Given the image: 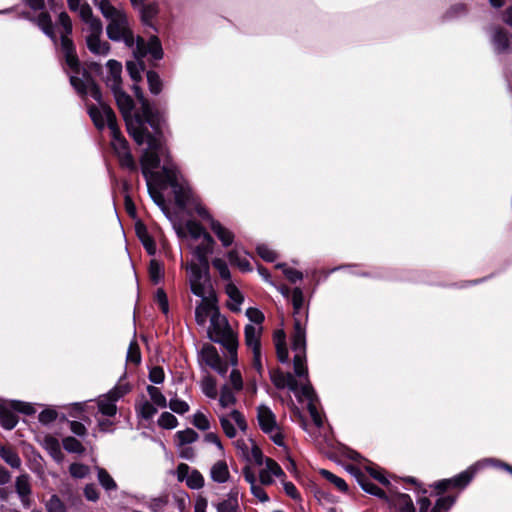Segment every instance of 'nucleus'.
Listing matches in <instances>:
<instances>
[{"label": "nucleus", "mask_w": 512, "mask_h": 512, "mask_svg": "<svg viewBox=\"0 0 512 512\" xmlns=\"http://www.w3.org/2000/svg\"><path fill=\"white\" fill-rule=\"evenodd\" d=\"M126 69L130 78L135 83H138L142 80L141 71L145 70V63L143 61H138V63L134 61H127Z\"/></svg>", "instance_id": "42"}, {"label": "nucleus", "mask_w": 512, "mask_h": 512, "mask_svg": "<svg viewBox=\"0 0 512 512\" xmlns=\"http://www.w3.org/2000/svg\"><path fill=\"white\" fill-rule=\"evenodd\" d=\"M210 228L215 233L217 238L222 242L224 247H229L233 243V232L224 227L218 220L211 218Z\"/></svg>", "instance_id": "16"}, {"label": "nucleus", "mask_w": 512, "mask_h": 512, "mask_svg": "<svg viewBox=\"0 0 512 512\" xmlns=\"http://www.w3.org/2000/svg\"><path fill=\"white\" fill-rule=\"evenodd\" d=\"M101 35H88L86 38L87 48L93 54L107 55L110 52V44L108 42H101Z\"/></svg>", "instance_id": "18"}, {"label": "nucleus", "mask_w": 512, "mask_h": 512, "mask_svg": "<svg viewBox=\"0 0 512 512\" xmlns=\"http://www.w3.org/2000/svg\"><path fill=\"white\" fill-rule=\"evenodd\" d=\"M201 303L195 309V320L199 325H204L209 314L220 311L217 305L218 299L215 291L212 289L209 297L203 295Z\"/></svg>", "instance_id": "6"}, {"label": "nucleus", "mask_w": 512, "mask_h": 512, "mask_svg": "<svg viewBox=\"0 0 512 512\" xmlns=\"http://www.w3.org/2000/svg\"><path fill=\"white\" fill-rule=\"evenodd\" d=\"M134 118L136 122L134 127H146L148 124L156 135L163 136L164 114L158 109H153L151 104L144 105L141 108V113H136Z\"/></svg>", "instance_id": "4"}, {"label": "nucleus", "mask_w": 512, "mask_h": 512, "mask_svg": "<svg viewBox=\"0 0 512 512\" xmlns=\"http://www.w3.org/2000/svg\"><path fill=\"white\" fill-rule=\"evenodd\" d=\"M102 110H100L97 106H95L94 104L90 105L88 107V114L94 124V126L98 129V130H103L104 127H105V120L103 118V115H102Z\"/></svg>", "instance_id": "49"}, {"label": "nucleus", "mask_w": 512, "mask_h": 512, "mask_svg": "<svg viewBox=\"0 0 512 512\" xmlns=\"http://www.w3.org/2000/svg\"><path fill=\"white\" fill-rule=\"evenodd\" d=\"M174 194V201L178 208L185 209L192 197V191L188 186L177 183L176 186L171 187Z\"/></svg>", "instance_id": "15"}, {"label": "nucleus", "mask_w": 512, "mask_h": 512, "mask_svg": "<svg viewBox=\"0 0 512 512\" xmlns=\"http://www.w3.org/2000/svg\"><path fill=\"white\" fill-rule=\"evenodd\" d=\"M10 407L17 412L22 413L24 415H28V416L33 415L36 412V409L34 408V406L31 403H27V402H23V401H19V400L11 401Z\"/></svg>", "instance_id": "56"}, {"label": "nucleus", "mask_w": 512, "mask_h": 512, "mask_svg": "<svg viewBox=\"0 0 512 512\" xmlns=\"http://www.w3.org/2000/svg\"><path fill=\"white\" fill-rule=\"evenodd\" d=\"M244 338L246 346L252 351L261 349L260 331H257L252 324H247L244 327Z\"/></svg>", "instance_id": "20"}, {"label": "nucleus", "mask_w": 512, "mask_h": 512, "mask_svg": "<svg viewBox=\"0 0 512 512\" xmlns=\"http://www.w3.org/2000/svg\"><path fill=\"white\" fill-rule=\"evenodd\" d=\"M168 405H169V408L173 412H175L177 414H180V415L185 414L190 409V407H189L187 402H185V401H183L181 399H178V398L171 399L169 401Z\"/></svg>", "instance_id": "64"}, {"label": "nucleus", "mask_w": 512, "mask_h": 512, "mask_svg": "<svg viewBox=\"0 0 512 512\" xmlns=\"http://www.w3.org/2000/svg\"><path fill=\"white\" fill-rule=\"evenodd\" d=\"M63 448L69 453L83 454L85 447L73 436H67L62 440Z\"/></svg>", "instance_id": "43"}, {"label": "nucleus", "mask_w": 512, "mask_h": 512, "mask_svg": "<svg viewBox=\"0 0 512 512\" xmlns=\"http://www.w3.org/2000/svg\"><path fill=\"white\" fill-rule=\"evenodd\" d=\"M158 425L163 429H173L178 425V419L170 412H163L159 419Z\"/></svg>", "instance_id": "55"}, {"label": "nucleus", "mask_w": 512, "mask_h": 512, "mask_svg": "<svg viewBox=\"0 0 512 512\" xmlns=\"http://www.w3.org/2000/svg\"><path fill=\"white\" fill-rule=\"evenodd\" d=\"M216 379L211 376L207 375L202 380V391L203 393L211 399H215L218 395L217 388H216Z\"/></svg>", "instance_id": "46"}, {"label": "nucleus", "mask_w": 512, "mask_h": 512, "mask_svg": "<svg viewBox=\"0 0 512 512\" xmlns=\"http://www.w3.org/2000/svg\"><path fill=\"white\" fill-rule=\"evenodd\" d=\"M37 25L40 29L53 41H56V34L52 23L51 16L48 12H41L37 17Z\"/></svg>", "instance_id": "28"}, {"label": "nucleus", "mask_w": 512, "mask_h": 512, "mask_svg": "<svg viewBox=\"0 0 512 512\" xmlns=\"http://www.w3.org/2000/svg\"><path fill=\"white\" fill-rule=\"evenodd\" d=\"M149 277L152 283L158 284L163 277V265L156 259L150 260Z\"/></svg>", "instance_id": "47"}, {"label": "nucleus", "mask_w": 512, "mask_h": 512, "mask_svg": "<svg viewBox=\"0 0 512 512\" xmlns=\"http://www.w3.org/2000/svg\"><path fill=\"white\" fill-rule=\"evenodd\" d=\"M141 171L145 179L148 181L155 174L152 170L160 167V154L151 151H144L141 158Z\"/></svg>", "instance_id": "9"}, {"label": "nucleus", "mask_w": 512, "mask_h": 512, "mask_svg": "<svg viewBox=\"0 0 512 512\" xmlns=\"http://www.w3.org/2000/svg\"><path fill=\"white\" fill-rule=\"evenodd\" d=\"M127 132L138 145H142L145 142L147 143L148 147L145 151H151L160 154L162 150L161 138L163 136H158L155 133H151L147 127H134L133 123H128Z\"/></svg>", "instance_id": "5"}, {"label": "nucleus", "mask_w": 512, "mask_h": 512, "mask_svg": "<svg viewBox=\"0 0 512 512\" xmlns=\"http://www.w3.org/2000/svg\"><path fill=\"white\" fill-rule=\"evenodd\" d=\"M128 29V19L126 14L117 18L112 19L110 23L106 27V33L110 40L112 41H120Z\"/></svg>", "instance_id": "13"}, {"label": "nucleus", "mask_w": 512, "mask_h": 512, "mask_svg": "<svg viewBox=\"0 0 512 512\" xmlns=\"http://www.w3.org/2000/svg\"><path fill=\"white\" fill-rule=\"evenodd\" d=\"M230 477L227 463L223 460L217 461L211 468V478L217 483H224Z\"/></svg>", "instance_id": "25"}, {"label": "nucleus", "mask_w": 512, "mask_h": 512, "mask_svg": "<svg viewBox=\"0 0 512 512\" xmlns=\"http://www.w3.org/2000/svg\"><path fill=\"white\" fill-rule=\"evenodd\" d=\"M179 446L191 444L198 440V433L192 428H186L185 430L178 431L175 434Z\"/></svg>", "instance_id": "41"}, {"label": "nucleus", "mask_w": 512, "mask_h": 512, "mask_svg": "<svg viewBox=\"0 0 512 512\" xmlns=\"http://www.w3.org/2000/svg\"><path fill=\"white\" fill-rule=\"evenodd\" d=\"M146 390L151 398L152 404H154L160 408L167 407L166 397L162 394V392L160 391L159 388H157L153 385H148Z\"/></svg>", "instance_id": "45"}, {"label": "nucleus", "mask_w": 512, "mask_h": 512, "mask_svg": "<svg viewBox=\"0 0 512 512\" xmlns=\"http://www.w3.org/2000/svg\"><path fill=\"white\" fill-rule=\"evenodd\" d=\"M265 464H266V468H267V471H269V473L272 475V476H275L277 478H283V477H286L283 469L280 467V465L272 458H265Z\"/></svg>", "instance_id": "63"}, {"label": "nucleus", "mask_w": 512, "mask_h": 512, "mask_svg": "<svg viewBox=\"0 0 512 512\" xmlns=\"http://www.w3.org/2000/svg\"><path fill=\"white\" fill-rule=\"evenodd\" d=\"M201 360L210 368L219 364L222 359L217 349L212 344H204L200 351Z\"/></svg>", "instance_id": "19"}, {"label": "nucleus", "mask_w": 512, "mask_h": 512, "mask_svg": "<svg viewBox=\"0 0 512 512\" xmlns=\"http://www.w3.org/2000/svg\"><path fill=\"white\" fill-rule=\"evenodd\" d=\"M141 359L140 347L136 341H132L128 347L126 360L128 363L139 365L141 363Z\"/></svg>", "instance_id": "53"}, {"label": "nucleus", "mask_w": 512, "mask_h": 512, "mask_svg": "<svg viewBox=\"0 0 512 512\" xmlns=\"http://www.w3.org/2000/svg\"><path fill=\"white\" fill-rule=\"evenodd\" d=\"M153 176L160 179L163 183L170 187L176 186L178 181L177 171L175 168L163 166L160 173H155Z\"/></svg>", "instance_id": "32"}, {"label": "nucleus", "mask_w": 512, "mask_h": 512, "mask_svg": "<svg viewBox=\"0 0 512 512\" xmlns=\"http://www.w3.org/2000/svg\"><path fill=\"white\" fill-rule=\"evenodd\" d=\"M115 154H116V156L119 160V164L122 168H126L131 172H137V170H138L137 164L134 160L133 155L130 152V149L126 150V151H119L118 153H115Z\"/></svg>", "instance_id": "37"}, {"label": "nucleus", "mask_w": 512, "mask_h": 512, "mask_svg": "<svg viewBox=\"0 0 512 512\" xmlns=\"http://www.w3.org/2000/svg\"><path fill=\"white\" fill-rule=\"evenodd\" d=\"M69 472L73 478L82 479L89 473V467L82 463H72L69 466Z\"/></svg>", "instance_id": "60"}, {"label": "nucleus", "mask_w": 512, "mask_h": 512, "mask_svg": "<svg viewBox=\"0 0 512 512\" xmlns=\"http://www.w3.org/2000/svg\"><path fill=\"white\" fill-rule=\"evenodd\" d=\"M155 301L157 302L161 312L165 315L169 312V302L166 292L163 288H158L155 294Z\"/></svg>", "instance_id": "62"}, {"label": "nucleus", "mask_w": 512, "mask_h": 512, "mask_svg": "<svg viewBox=\"0 0 512 512\" xmlns=\"http://www.w3.org/2000/svg\"><path fill=\"white\" fill-rule=\"evenodd\" d=\"M228 260L231 265L237 266L242 272L252 271V266L246 258L240 257L236 250H230L227 253Z\"/></svg>", "instance_id": "34"}, {"label": "nucleus", "mask_w": 512, "mask_h": 512, "mask_svg": "<svg viewBox=\"0 0 512 512\" xmlns=\"http://www.w3.org/2000/svg\"><path fill=\"white\" fill-rule=\"evenodd\" d=\"M16 492L20 496L22 502L25 504L26 498L31 494V485L29 482V475L22 474L17 477L15 483Z\"/></svg>", "instance_id": "29"}, {"label": "nucleus", "mask_w": 512, "mask_h": 512, "mask_svg": "<svg viewBox=\"0 0 512 512\" xmlns=\"http://www.w3.org/2000/svg\"><path fill=\"white\" fill-rule=\"evenodd\" d=\"M212 341L222 345L227 352L238 349V335L232 330V328L226 329V334L222 337L212 338Z\"/></svg>", "instance_id": "21"}, {"label": "nucleus", "mask_w": 512, "mask_h": 512, "mask_svg": "<svg viewBox=\"0 0 512 512\" xmlns=\"http://www.w3.org/2000/svg\"><path fill=\"white\" fill-rule=\"evenodd\" d=\"M291 348L295 352L293 358V368L295 375L299 378H305L308 381V367L306 363V336H304L303 346L300 347H296L294 345V338H291Z\"/></svg>", "instance_id": "7"}, {"label": "nucleus", "mask_w": 512, "mask_h": 512, "mask_svg": "<svg viewBox=\"0 0 512 512\" xmlns=\"http://www.w3.org/2000/svg\"><path fill=\"white\" fill-rule=\"evenodd\" d=\"M113 94L116 100L117 107L126 122V126L128 127V123H132L131 113L135 106L134 101L131 98V96L128 95L122 88L114 89Z\"/></svg>", "instance_id": "8"}, {"label": "nucleus", "mask_w": 512, "mask_h": 512, "mask_svg": "<svg viewBox=\"0 0 512 512\" xmlns=\"http://www.w3.org/2000/svg\"><path fill=\"white\" fill-rule=\"evenodd\" d=\"M146 77L149 91L154 95L160 94L163 89V82L159 74L154 70H149L146 73Z\"/></svg>", "instance_id": "38"}, {"label": "nucleus", "mask_w": 512, "mask_h": 512, "mask_svg": "<svg viewBox=\"0 0 512 512\" xmlns=\"http://www.w3.org/2000/svg\"><path fill=\"white\" fill-rule=\"evenodd\" d=\"M47 512H67L65 504L57 495H52L46 503Z\"/></svg>", "instance_id": "59"}, {"label": "nucleus", "mask_w": 512, "mask_h": 512, "mask_svg": "<svg viewBox=\"0 0 512 512\" xmlns=\"http://www.w3.org/2000/svg\"><path fill=\"white\" fill-rule=\"evenodd\" d=\"M291 304L293 306V332L291 338H294V345L300 347L304 344L308 320V308L304 307V294L300 287L293 289Z\"/></svg>", "instance_id": "3"}, {"label": "nucleus", "mask_w": 512, "mask_h": 512, "mask_svg": "<svg viewBox=\"0 0 512 512\" xmlns=\"http://www.w3.org/2000/svg\"><path fill=\"white\" fill-rule=\"evenodd\" d=\"M147 50L148 54L151 55V58L155 61H159L163 59L164 51L162 48L161 41L158 36L152 35L147 41Z\"/></svg>", "instance_id": "31"}, {"label": "nucleus", "mask_w": 512, "mask_h": 512, "mask_svg": "<svg viewBox=\"0 0 512 512\" xmlns=\"http://www.w3.org/2000/svg\"><path fill=\"white\" fill-rule=\"evenodd\" d=\"M107 68L109 70L110 76L112 78L113 83L111 84V90L112 92L114 89H121L122 85V64L114 59H110L107 62Z\"/></svg>", "instance_id": "23"}, {"label": "nucleus", "mask_w": 512, "mask_h": 512, "mask_svg": "<svg viewBox=\"0 0 512 512\" xmlns=\"http://www.w3.org/2000/svg\"><path fill=\"white\" fill-rule=\"evenodd\" d=\"M98 480L103 488L106 490H115L117 489V484L111 475L104 468L98 469Z\"/></svg>", "instance_id": "51"}, {"label": "nucleus", "mask_w": 512, "mask_h": 512, "mask_svg": "<svg viewBox=\"0 0 512 512\" xmlns=\"http://www.w3.org/2000/svg\"><path fill=\"white\" fill-rule=\"evenodd\" d=\"M97 405L99 412L104 416L113 417L117 413L116 402L108 399L106 394L99 397Z\"/></svg>", "instance_id": "33"}, {"label": "nucleus", "mask_w": 512, "mask_h": 512, "mask_svg": "<svg viewBox=\"0 0 512 512\" xmlns=\"http://www.w3.org/2000/svg\"><path fill=\"white\" fill-rule=\"evenodd\" d=\"M19 421V417L5 405L0 403V425L6 430L15 428Z\"/></svg>", "instance_id": "22"}, {"label": "nucleus", "mask_w": 512, "mask_h": 512, "mask_svg": "<svg viewBox=\"0 0 512 512\" xmlns=\"http://www.w3.org/2000/svg\"><path fill=\"white\" fill-rule=\"evenodd\" d=\"M213 252L208 247L198 244L192 251L195 260L185 265L186 270L189 271L190 290L195 296L203 297L205 286H211L209 255Z\"/></svg>", "instance_id": "2"}, {"label": "nucleus", "mask_w": 512, "mask_h": 512, "mask_svg": "<svg viewBox=\"0 0 512 512\" xmlns=\"http://www.w3.org/2000/svg\"><path fill=\"white\" fill-rule=\"evenodd\" d=\"M257 419L260 429L266 434H270L277 426L276 417L267 406L261 405L258 407Z\"/></svg>", "instance_id": "11"}, {"label": "nucleus", "mask_w": 512, "mask_h": 512, "mask_svg": "<svg viewBox=\"0 0 512 512\" xmlns=\"http://www.w3.org/2000/svg\"><path fill=\"white\" fill-rule=\"evenodd\" d=\"M219 402L222 407H227L229 405L235 404L236 402V397L227 384L223 385L221 388Z\"/></svg>", "instance_id": "57"}, {"label": "nucleus", "mask_w": 512, "mask_h": 512, "mask_svg": "<svg viewBox=\"0 0 512 512\" xmlns=\"http://www.w3.org/2000/svg\"><path fill=\"white\" fill-rule=\"evenodd\" d=\"M137 415L144 420H151L157 413V408L148 400L143 401L135 406Z\"/></svg>", "instance_id": "40"}, {"label": "nucleus", "mask_w": 512, "mask_h": 512, "mask_svg": "<svg viewBox=\"0 0 512 512\" xmlns=\"http://www.w3.org/2000/svg\"><path fill=\"white\" fill-rule=\"evenodd\" d=\"M319 474L324 478L326 479L327 481H329L330 483H332L333 485H335V487L341 491V492H344L346 493L348 491V485L347 483L345 482L344 479L338 477L337 475L333 474L332 472H330L329 470H326V469H320L319 471Z\"/></svg>", "instance_id": "39"}, {"label": "nucleus", "mask_w": 512, "mask_h": 512, "mask_svg": "<svg viewBox=\"0 0 512 512\" xmlns=\"http://www.w3.org/2000/svg\"><path fill=\"white\" fill-rule=\"evenodd\" d=\"M106 124L111 131L112 142L118 141L123 136L118 124L115 112L111 107H107L105 111Z\"/></svg>", "instance_id": "26"}, {"label": "nucleus", "mask_w": 512, "mask_h": 512, "mask_svg": "<svg viewBox=\"0 0 512 512\" xmlns=\"http://www.w3.org/2000/svg\"><path fill=\"white\" fill-rule=\"evenodd\" d=\"M210 328L208 330V337L212 341V338L222 337L226 334V329L231 328L226 317L221 316L220 311H216L210 317Z\"/></svg>", "instance_id": "12"}, {"label": "nucleus", "mask_w": 512, "mask_h": 512, "mask_svg": "<svg viewBox=\"0 0 512 512\" xmlns=\"http://www.w3.org/2000/svg\"><path fill=\"white\" fill-rule=\"evenodd\" d=\"M185 229L194 240L201 238V235L206 230L204 226L196 220H187Z\"/></svg>", "instance_id": "50"}, {"label": "nucleus", "mask_w": 512, "mask_h": 512, "mask_svg": "<svg viewBox=\"0 0 512 512\" xmlns=\"http://www.w3.org/2000/svg\"><path fill=\"white\" fill-rule=\"evenodd\" d=\"M131 391L129 383H119L113 387L106 395L112 402H117Z\"/></svg>", "instance_id": "44"}, {"label": "nucleus", "mask_w": 512, "mask_h": 512, "mask_svg": "<svg viewBox=\"0 0 512 512\" xmlns=\"http://www.w3.org/2000/svg\"><path fill=\"white\" fill-rule=\"evenodd\" d=\"M225 292L228 295V297L234 302V303H227V307L232 312L238 313L240 312L239 305H241L244 302V296L241 293V291L237 288V286L229 282L225 287Z\"/></svg>", "instance_id": "17"}, {"label": "nucleus", "mask_w": 512, "mask_h": 512, "mask_svg": "<svg viewBox=\"0 0 512 512\" xmlns=\"http://www.w3.org/2000/svg\"><path fill=\"white\" fill-rule=\"evenodd\" d=\"M481 467L482 464L477 462L454 477L441 479L432 483L430 485L432 489L430 496H438V499L435 501L430 512H448L456 503L458 495L445 494L450 490H464L474 479Z\"/></svg>", "instance_id": "1"}, {"label": "nucleus", "mask_w": 512, "mask_h": 512, "mask_svg": "<svg viewBox=\"0 0 512 512\" xmlns=\"http://www.w3.org/2000/svg\"><path fill=\"white\" fill-rule=\"evenodd\" d=\"M275 268L281 269L283 271V274L285 275V277L288 279V281L293 284L299 280H302V278H303L302 272H300L297 269L287 267V265L285 263H278L275 266Z\"/></svg>", "instance_id": "48"}, {"label": "nucleus", "mask_w": 512, "mask_h": 512, "mask_svg": "<svg viewBox=\"0 0 512 512\" xmlns=\"http://www.w3.org/2000/svg\"><path fill=\"white\" fill-rule=\"evenodd\" d=\"M388 507L396 512H416L411 496L397 490L393 493V498L391 499Z\"/></svg>", "instance_id": "10"}, {"label": "nucleus", "mask_w": 512, "mask_h": 512, "mask_svg": "<svg viewBox=\"0 0 512 512\" xmlns=\"http://www.w3.org/2000/svg\"><path fill=\"white\" fill-rule=\"evenodd\" d=\"M211 265L219 272L222 280L229 281L231 279V273L225 260L214 258L211 261Z\"/></svg>", "instance_id": "52"}, {"label": "nucleus", "mask_w": 512, "mask_h": 512, "mask_svg": "<svg viewBox=\"0 0 512 512\" xmlns=\"http://www.w3.org/2000/svg\"><path fill=\"white\" fill-rule=\"evenodd\" d=\"M135 232L146 252L151 256L155 255L157 249L156 242L149 234L146 225L143 222H137L135 224Z\"/></svg>", "instance_id": "14"}, {"label": "nucleus", "mask_w": 512, "mask_h": 512, "mask_svg": "<svg viewBox=\"0 0 512 512\" xmlns=\"http://www.w3.org/2000/svg\"><path fill=\"white\" fill-rule=\"evenodd\" d=\"M270 379L277 389L285 388L286 373L280 368H276L270 371Z\"/></svg>", "instance_id": "61"}, {"label": "nucleus", "mask_w": 512, "mask_h": 512, "mask_svg": "<svg viewBox=\"0 0 512 512\" xmlns=\"http://www.w3.org/2000/svg\"><path fill=\"white\" fill-rule=\"evenodd\" d=\"M493 42L498 53L506 52L510 47L508 32L503 28L497 29L493 37Z\"/></svg>", "instance_id": "30"}, {"label": "nucleus", "mask_w": 512, "mask_h": 512, "mask_svg": "<svg viewBox=\"0 0 512 512\" xmlns=\"http://www.w3.org/2000/svg\"><path fill=\"white\" fill-rule=\"evenodd\" d=\"M158 6L155 3L143 5L141 8V22L145 26L153 27L152 19L158 14Z\"/></svg>", "instance_id": "35"}, {"label": "nucleus", "mask_w": 512, "mask_h": 512, "mask_svg": "<svg viewBox=\"0 0 512 512\" xmlns=\"http://www.w3.org/2000/svg\"><path fill=\"white\" fill-rule=\"evenodd\" d=\"M98 6L102 15L110 21H112L113 18L117 19L125 15L123 11H120L117 8H115L109 0H101Z\"/></svg>", "instance_id": "36"}, {"label": "nucleus", "mask_w": 512, "mask_h": 512, "mask_svg": "<svg viewBox=\"0 0 512 512\" xmlns=\"http://www.w3.org/2000/svg\"><path fill=\"white\" fill-rule=\"evenodd\" d=\"M61 48L65 59L77 55L75 44L67 35H61Z\"/></svg>", "instance_id": "58"}, {"label": "nucleus", "mask_w": 512, "mask_h": 512, "mask_svg": "<svg viewBox=\"0 0 512 512\" xmlns=\"http://www.w3.org/2000/svg\"><path fill=\"white\" fill-rule=\"evenodd\" d=\"M0 457L1 459L7 463L12 468H20L21 459L18 453L14 448L10 446H1L0 447Z\"/></svg>", "instance_id": "27"}, {"label": "nucleus", "mask_w": 512, "mask_h": 512, "mask_svg": "<svg viewBox=\"0 0 512 512\" xmlns=\"http://www.w3.org/2000/svg\"><path fill=\"white\" fill-rule=\"evenodd\" d=\"M186 485L190 489H201L204 486L203 475L198 470L193 469L186 480Z\"/></svg>", "instance_id": "54"}, {"label": "nucleus", "mask_w": 512, "mask_h": 512, "mask_svg": "<svg viewBox=\"0 0 512 512\" xmlns=\"http://www.w3.org/2000/svg\"><path fill=\"white\" fill-rule=\"evenodd\" d=\"M43 446L54 460H62L63 454L61 452L60 443L56 437L50 434L46 435L43 440Z\"/></svg>", "instance_id": "24"}]
</instances>
